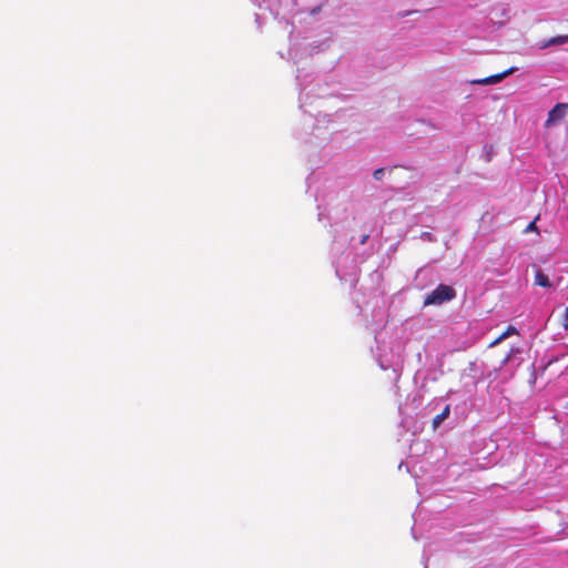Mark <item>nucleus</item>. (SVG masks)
I'll return each instance as SVG.
<instances>
[{
    "label": "nucleus",
    "mask_w": 568,
    "mask_h": 568,
    "mask_svg": "<svg viewBox=\"0 0 568 568\" xmlns=\"http://www.w3.org/2000/svg\"><path fill=\"white\" fill-rule=\"evenodd\" d=\"M449 406L447 405L440 414L436 415L433 419L434 427L439 426L449 416Z\"/></svg>",
    "instance_id": "obj_8"
},
{
    "label": "nucleus",
    "mask_w": 568,
    "mask_h": 568,
    "mask_svg": "<svg viewBox=\"0 0 568 568\" xmlns=\"http://www.w3.org/2000/svg\"><path fill=\"white\" fill-rule=\"evenodd\" d=\"M384 172L385 171H384L383 168L375 170L374 173H373L374 179L375 180H382V178L384 175Z\"/></svg>",
    "instance_id": "obj_9"
},
{
    "label": "nucleus",
    "mask_w": 568,
    "mask_h": 568,
    "mask_svg": "<svg viewBox=\"0 0 568 568\" xmlns=\"http://www.w3.org/2000/svg\"><path fill=\"white\" fill-rule=\"evenodd\" d=\"M534 283L537 286H541L545 288L551 287V282L547 274H545L540 268H536Z\"/></svg>",
    "instance_id": "obj_4"
},
{
    "label": "nucleus",
    "mask_w": 568,
    "mask_h": 568,
    "mask_svg": "<svg viewBox=\"0 0 568 568\" xmlns=\"http://www.w3.org/2000/svg\"><path fill=\"white\" fill-rule=\"evenodd\" d=\"M456 297V291L446 284H439L434 291L425 296L424 306L442 305Z\"/></svg>",
    "instance_id": "obj_1"
},
{
    "label": "nucleus",
    "mask_w": 568,
    "mask_h": 568,
    "mask_svg": "<svg viewBox=\"0 0 568 568\" xmlns=\"http://www.w3.org/2000/svg\"><path fill=\"white\" fill-rule=\"evenodd\" d=\"M537 229L536 226V220H534L532 222H530L528 224V226L526 227L525 232H530V231H535Z\"/></svg>",
    "instance_id": "obj_10"
},
{
    "label": "nucleus",
    "mask_w": 568,
    "mask_h": 568,
    "mask_svg": "<svg viewBox=\"0 0 568 568\" xmlns=\"http://www.w3.org/2000/svg\"><path fill=\"white\" fill-rule=\"evenodd\" d=\"M568 42V34L566 36H557V37H554L547 41H544L541 44H540V48L541 49H546L550 45H560V44H564V43H567Z\"/></svg>",
    "instance_id": "obj_5"
},
{
    "label": "nucleus",
    "mask_w": 568,
    "mask_h": 568,
    "mask_svg": "<svg viewBox=\"0 0 568 568\" xmlns=\"http://www.w3.org/2000/svg\"><path fill=\"white\" fill-rule=\"evenodd\" d=\"M568 111V104L567 103H557L549 112L548 118L546 120V126H551L559 121H561L566 115Z\"/></svg>",
    "instance_id": "obj_2"
},
{
    "label": "nucleus",
    "mask_w": 568,
    "mask_h": 568,
    "mask_svg": "<svg viewBox=\"0 0 568 568\" xmlns=\"http://www.w3.org/2000/svg\"><path fill=\"white\" fill-rule=\"evenodd\" d=\"M367 240H368V235L366 234V235H364V236L362 237V240H361V244H365Z\"/></svg>",
    "instance_id": "obj_12"
},
{
    "label": "nucleus",
    "mask_w": 568,
    "mask_h": 568,
    "mask_svg": "<svg viewBox=\"0 0 568 568\" xmlns=\"http://www.w3.org/2000/svg\"><path fill=\"white\" fill-rule=\"evenodd\" d=\"M558 324L565 329H568V306L562 307L558 315Z\"/></svg>",
    "instance_id": "obj_7"
},
{
    "label": "nucleus",
    "mask_w": 568,
    "mask_h": 568,
    "mask_svg": "<svg viewBox=\"0 0 568 568\" xmlns=\"http://www.w3.org/2000/svg\"><path fill=\"white\" fill-rule=\"evenodd\" d=\"M517 334V329L514 326H509L501 335H499L495 341L490 343V347L498 345L501 341L507 338L508 336Z\"/></svg>",
    "instance_id": "obj_6"
},
{
    "label": "nucleus",
    "mask_w": 568,
    "mask_h": 568,
    "mask_svg": "<svg viewBox=\"0 0 568 568\" xmlns=\"http://www.w3.org/2000/svg\"><path fill=\"white\" fill-rule=\"evenodd\" d=\"M515 71H516V68L511 67V68L505 70L504 72H500L497 74H494V75H490V77H487L484 79L471 80L470 83L479 84V85L496 84V83H499L500 81H503L506 77L513 74Z\"/></svg>",
    "instance_id": "obj_3"
},
{
    "label": "nucleus",
    "mask_w": 568,
    "mask_h": 568,
    "mask_svg": "<svg viewBox=\"0 0 568 568\" xmlns=\"http://www.w3.org/2000/svg\"><path fill=\"white\" fill-rule=\"evenodd\" d=\"M510 357H511V354L509 353L507 356H505L503 364H506L507 362H509Z\"/></svg>",
    "instance_id": "obj_11"
}]
</instances>
